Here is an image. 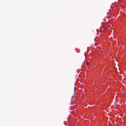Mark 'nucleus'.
I'll use <instances>...</instances> for the list:
<instances>
[{
    "instance_id": "f257e3e1",
    "label": "nucleus",
    "mask_w": 126,
    "mask_h": 126,
    "mask_svg": "<svg viewBox=\"0 0 126 126\" xmlns=\"http://www.w3.org/2000/svg\"><path fill=\"white\" fill-rule=\"evenodd\" d=\"M87 65H89V63L88 62V63H87Z\"/></svg>"
},
{
    "instance_id": "f03ea898",
    "label": "nucleus",
    "mask_w": 126,
    "mask_h": 126,
    "mask_svg": "<svg viewBox=\"0 0 126 126\" xmlns=\"http://www.w3.org/2000/svg\"><path fill=\"white\" fill-rule=\"evenodd\" d=\"M71 101L72 102V100H71Z\"/></svg>"
}]
</instances>
